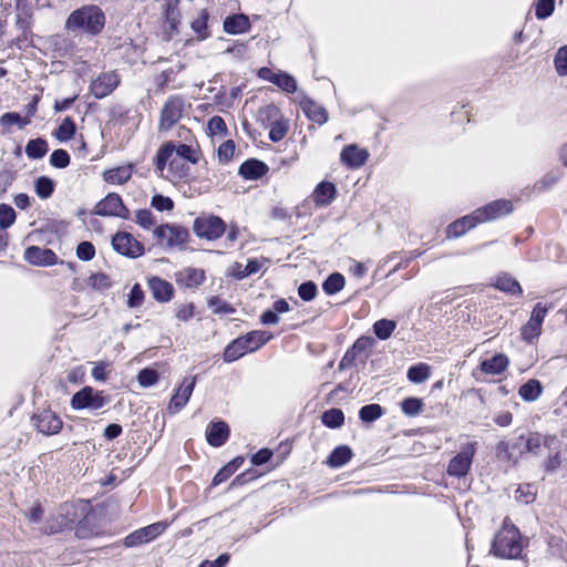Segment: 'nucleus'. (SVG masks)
Segmentation results:
<instances>
[{"label": "nucleus", "instance_id": "f257e3e1", "mask_svg": "<svg viewBox=\"0 0 567 567\" xmlns=\"http://www.w3.org/2000/svg\"><path fill=\"white\" fill-rule=\"evenodd\" d=\"M105 23V13L99 6L85 4L70 13L64 28L69 33L95 37L103 31Z\"/></svg>", "mask_w": 567, "mask_h": 567}, {"label": "nucleus", "instance_id": "f03ea898", "mask_svg": "<svg viewBox=\"0 0 567 567\" xmlns=\"http://www.w3.org/2000/svg\"><path fill=\"white\" fill-rule=\"evenodd\" d=\"M271 333L255 330L231 341L224 351V360L234 362L247 352L258 350L271 339Z\"/></svg>", "mask_w": 567, "mask_h": 567}, {"label": "nucleus", "instance_id": "7ed1b4c3", "mask_svg": "<svg viewBox=\"0 0 567 567\" xmlns=\"http://www.w3.org/2000/svg\"><path fill=\"white\" fill-rule=\"evenodd\" d=\"M523 550L522 537L514 526L504 527L494 537L492 553L502 558H517Z\"/></svg>", "mask_w": 567, "mask_h": 567}, {"label": "nucleus", "instance_id": "20e7f679", "mask_svg": "<svg viewBox=\"0 0 567 567\" xmlns=\"http://www.w3.org/2000/svg\"><path fill=\"white\" fill-rule=\"evenodd\" d=\"M173 156L181 161L186 159L193 164H196L199 159L197 150L194 146L188 144L175 145L174 142H166L159 147L154 157V164L161 174L164 173L168 159Z\"/></svg>", "mask_w": 567, "mask_h": 567}, {"label": "nucleus", "instance_id": "39448f33", "mask_svg": "<svg viewBox=\"0 0 567 567\" xmlns=\"http://www.w3.org/2000/svg\"><path fill=\"white\" fill-rule=\"evenodd\" d=\"M477 451V442L471 441L461 444L458 453L451 458L446 473L452 477H464L471 470L473 457Z\"/></svg>", "mask_w": 567, "mask_h": 567}, {"label": "nucleus", "instance_id": "423d86ee", "mask_svg": "<svg viewBox=\"0 0 567 567\" xmlns=\"http://www.w3.org/2000/svg\"><path fill=\"white\" fill-rule=\"evenodd\" d=\"M157 243L166 248L182 247L188 240V230L178 225L165 224L154 229Z\"/></svg>", "mask_w": 567, "mask_h": 567}, {"label": "nucleus", "instance_id": "0eeeda50", "mask_svg": "<svg viewBox=\"0 0 567 567\" xmlns=\"http://www.w3.org/2000/svg\"><path fill=\"white\" fill-rule=\"evenodd\" d=\"M185 103L179 95H172L165 102L158 121V131H169L182 117Z\"/></svg>", "mask_w": 567, "mask_h": 567}, {"label": "nucleus", "instance_id": "6e6552de", "mask_svg": "<svg viewBox=\"0 0 567 567\" xmlns=\"http://www.w3.org/2000/svg\"><path fill=\"white\" fill-rule=\"evenodd\" d=\"M109 402L107 396L102 391H95L91 386H84L76 392L71 399V406L74 410L92 409L97 410L103 408Z\"/></svg>", "mask_w": 567, "mask_h": 567}, {"label": "nucleus", "instance_id": "1a4fd4ad", "mask_svg": "<svg viewBox=\"0 0 567 567\" xmlns=\"http://www.w3.org/2000/svg\"><path fill=\"white\" fill-rule=\"evenodd\" d=\"M226 230L224 220L214 215L197 217L194 221V231L200 238L214 240Z\"/></svg>", "mask_w": 567, "mask_h": 567}, {"label": "nucleus", "instance_id": "9d476101", "mask_svg": "<svg viewBox=\"0 0 567 567\" xmlns=\"http://www.w3.org/2000/svg\"><path fill=\"white\" fill-rule=\"evenodd\" d=\"M94 213L100 216H114L123 219H128L131 216L121 196L116 193H110L100 200L94 208Z\"/></svg>", "mask_w": 567, "mask_h": 567}, {"label": "nucleus", "instance_id": "9b49d317", "mask_svg": "<svg viewBox=\"0 0 567 567\" xmlns=\"http://www.w3.org/2000/svg\"><path fill=\"white\" fill-rule=\"evenodd\" d=\"M113 248L128 258H137L144 254V246L130 233L118 231L112 238Z\"/></svg>", "mask_w": 567, "mask_h": 567}, {"label": "nucleus", "instance_id": "f8f14e48", "mask_svg": "<svg viewBox=\"0 0 567 567\" xmlns=\"http://www.w3.org/2000/svg\"><path fill=\"white\" fill-rule=\"evenodd\" d=\"M121 78L116 71L105 72L91 83V93L96 99L110 95L120 84Z\"/></svg>", "mask_w": 567, "mask_h": 567}, {"label": "nucleus", "instance_id": "ddd939ff", "mask_svg": "<svg viewBox=\"0 0 567 567\" xmlns=\"http://www.w3.org/2000/svg\"><path fill=\"white\" fill-rule=\"evenodd\" d=\"M513 210V204L507 199L494 200L475 210L480 223L489 221L502 216H505Z\"/></svg>", "mask_w": 567, "mask_h": 567}, {"label": "nucleus", "instance_id": "4468645a", "mask_svg": "<svg viewBox=\"0 0 567 567\" xmlns=\"http://www.w3.org/2000/svg\"><path fill=\"white\" fill-rule=\"evenodd\" d=\"M33 424L38 431L45 435H53L62 429V420L51 410H43L34 414L32 417Z\"/></svg>", "mask_w": 567, "mask_h": 567}, {"label": "nucleus", "instance_id": "2eb2a0df", "mask_svg": "<svg viewBox=\"0 0 567 567\" xmlns=\"http://www.w3.org/2000/svg\"><path fill=\"white\" fill-rule=\"evenodd\" d=\"M196 380V375L183 380L169 401L168 410L171 413L179 412L187 404L194 391Z\"/></svg>", "mask_w": 567, "mask_h": 567}, {"label": "nucleus", "instance_id": "dca6fc26", "mask_svg": "<svg viewBox=\"0 0 567 567\" xmlns=\"http://www.w3.org/2000/svg\"><path fill=\"white\" fill-rule=\"evenodd\" d=\"M368 157L369 152L365 148L359 147L357 144L344 146L340 154L341 163L351 169L363 166Z\"/></svg>", "mask_w": 567, "mask_h": 567}, {"label": "nucleus", "instance_id": "f3484780", "mask_svg": "<svg viewBox=\"0 0 567 567\" xmlns=\"http://www.w3.org/2000/svg\"><path fill=\"white\" fill-rule=\"evenodd\" d=\"M262 112L268 118H275L274 123L270 125L269 140L271 142L281 141L288 132V124L281 116H279V109L274 104H269L262 110Z\"/></svg>", "mask_w": 567, "mask_h": 567}, {"label": "nucleus", "instance_id": "a211bd4d", "mask_svg": "<svg viewBox=\"0 0 567 567\" xmlns=\"http://www.w3.org/2000/svg\"><path fill=\"white\" fill-rule=\"evenodd\" d=\"M24 259L34 266H51L56 262V255L49 248L30 246L24 251Z\"/></svg>", "mask_w": 567, "mask_h": 567}, {"label": "nucleus", "instance_id": "6ab92c4d", "mask_svg": "<svg viewBox=\"0 0 567 567\" xmlns=\"http://www.w3.org/2000/svg\"><path fill=\"white\" fill-rule=\"evenodd\" d=\"M229 436V426L224 421H213L206 429V439L209 445L219 447Z\"/></svg>", "mask_w": 567, "mask_h": 567}, {"label": "nucleus", "instance_id": "aec40b11", "mask_svg": "<svg viewBox=\"0 0 567 567\" xmlns=\"http://www.w3.org/2000/svg\"><path fill=\"white\" fill-rule=\"evenodd\" d=\"M299 104L305 115L310 121L318 123L319 125H322L328 121L327 110L310 97L302 96Z\"/></svg>", "mask_w": 567, "mask_h": 567}, {"label": "nucleus", "instance_id": "412c9836", "mask_svg": "<svg viewBox=\"0 0 567 567\" xmlns=\"http://www.w3.org/2000/svg\"><path fill=\"white\" fill-rule=\"evenodd\" d=\"M148 287L153 298L159 302H167L173 297V285L159 277H152L148 280Z\"/></svg>", "mask_w": 567, "mask_h": 567}, {"label": "nucleus", "instance_id": "4be33fe9", "mask_svg": "<svg viewBox=\"0 0 567 567\" xmlns=\"http://www.w3.org/2000/svg\"><path fill=\"white\" fill-rule=\"evenodd\" d=\"M268 169L264 162L250 158L239 166L238 174L245 179L256 181L266 175Z\"/></svg>", "mask_w": 567, "mask_h": 567}, {"label": "nucleus", "instance_id": "5701e85b", "mask_svg": "<svg viewBox=\"0 0 567 567\" xmlns=\"http://www.w3.org/2000/svg\"><path fill=\"white\" fill-rule=\"evenodd\" d=\"M477 224H480V220L474 210L472 214L466 215L450 224L447 227V237L457 238L464 235L467 230L475 227Z\"/></svg>", "mask_w": 567, "mask_h": 567}, {"label": "nucleus", "instance_id": "b1692460", "mask_svg": "<svg viewBox=\"0 0 567 567\" xmlns=\"http://www.w3.org/2000/svg\"><path fill=\"white\" fill-rule=\"evenodd\" d=\"M224 31L228 34L246 33L250 30L249 18L244 13L228 16L224 20Z\"/></svg>", "mask_w": 567, "mask_h": 567}, {"label": "nucleus", "instance_id": "393cba45", "mask_svg": "<svg viewBox=\"0 0 567 567\" xmlns=\"http://www.w3.org/2000/svg\"><path fill=\"white\" fill-rule=\"evenodd\" d=\"M509 364L508 358L503 353H497L489 359L481 362V370L486 374H501Z\"/></svg>", "mask_w": 567, "mask_h": 567}, {"label": "nucleus", "instance_id": "a878e982", "mask_svg": "<svg viewBox=\"0 0 567 567\" xmlns=\"http://www.w3.org/2000/svg\"><path fill=\"white\" fill-rule=\"evenodd\" d=\"M205 280V271L197 268H186L177 274V282L187 288H197Z\"/></svg>", "mask_w": 567, "mask_h": 567}, {"label": "nucleus", "instance_id": "bb28decb", "mask_svg": "<svg viewBox=\"0 0 567 567\" xmlns=\"http://www.w3.org/2000/svg\"><path fill=\"white\" fill-rule=\"evenodd\" d=\"M557 442L555 436L546 435L543 436L539 433H532L527 436L525 443V450L533 454H538L543 446L551 447Z\"/></svg>", "mask_w": 567, "mask_h": 567}, {"label": "nucleus", "instance_id": "cd10ccee", "mask_svg": "<svg viewBox=\"0 0 567 567\" xmlns=\"http://www.w3.org/2000/svg\"><path fill=\"white\" fill-rule=\"evenodd\" d=\"M336 186L330 182H321L313 192L315 202L318 205H328L336 196Z\"/></svg>", "mask_w": 567, "mask_h": 567}, {"label": "nucleus", "instance_id": "c85d7f7f", "mask_svg": "<svg viewBox=\"0 0 567 567\" xmlns=\"http://www.w3.org/2000/svg\"><path fill=\"white\" fill-rule=\"evenodd\" d=\"M494 286L501 291L514 296H519L523 292L519 282L507 274L499 275L498 277H496Z\"/></svg>", "mask_w": 567, "mask_h": 567}, {"label": "nucleus", "instance_id": "c756f323", "mask_svg": "<svg viewBox=\"0 0 567 567\" xmlns=\"http://www.w3.org/2000/svg\"><path fill=\"white\" fill-rule=\"evenodd\" d=\"M132 176V166H120L105 171L103 174L104 181L110 184H124Z\"/></svg>", "mask_w": 567, "mask_h": 567}, {"label": "nucleus", "instance_id": "7c9ffc66", "mask_svg": "<svg viewBox=\"0 0 567 567\" xmlns=\"http://www.w3.org/2000/svg\"><path fill=\"white\" fill-rule=\"evenodd\" d=\"M243 456H237L223 468H220L213 478V485H219L220 483L228 480L244 463Z\"/></svg>", "mask_w": 567, "mask_h": 567}, {"label": "nucleus", "instance_id": "2f4dec72", "mask_svg": "<svg viewBox=\"0 0 567 567\" xmlns=\"http://www.w3.org/2000/svg\"><path fill=\"white\" fill-rule=\"evenodd\" d=\"M352 457V451L349 446L347 445H340L338 447H336L329 458H328V464L331 466V467H341L343 465H346Z\"/></svg>", "mask_w": 567, "mask_h": 567}, {"label": "nucleus", "instance_id": "473e14b6", "mask_svg": "<svg viewBox=\"0 0 567 567\" xmlns=\"http://www.w3.org/2000/svg\"><path fill=\"white\" fill-rule=\"evenodd\" d=\"M179 0H166L165 1V20L169 25L172 32L177 31V25L179 24V9H178Z\"/></svg>", "mask_w": 567, "mask_h": 567}, {"label": "nucleus", "instance_id": "72a5a7b5", "mask_svg": "<svg viewBox=\"0 0 567 567\" xmlns=\"http://www.w3.org/2000/svg\"><path fill=\"white\" fill-rule=\"evenodd\" d=\"M543 392V386L538 380L532 379L524 383L519 390V395L528 402H533L539 398Z\"/></svg>", "mask_w": 567, "mask_h": 567}, {"label": "nucleus", "instance_id": "f704fd0d", "mask_svg": "<svg viewBox=\"0 0 567 567\" xmlns=\"http://www.w3.org/2000/svg\"><path fill=\"white\" fill-rule=\"evenodd\" d=\"M49 146L45 140L38 137L30 140L25 146V154L29 158L39 159L48 153Z\"/></svg>", "mask_w": 567, "mask_h": 567}, {"label": "nucleus", "instance_id": "c9c22d12", "mask_svg": "<svg viewBox=\"0 0 567 567\" xmlns=\"http://www.w3.org/2000/svg\"><path fill=\"white\" fill-rule=\"evenodd\" d=\"M321 421L330 429H338L344 422V414L340 409L332 408L322 413Z\"/></svg>", "mask_w": 567, "mask_h": 567}, {"label": "nucleus", "instance_id": "e433bc0d", "mask_svg": "<svg viewBox=\"0 0 567 567\" xmlns=\"http://www.w3.org/2000/svg\"><path fill=\"white\" fill-rule=\"evenodd\" d=\"M406 375L411 382L422 383L426 381L431 375L430 367L425 363L412 365L409 368Z\"/></svg>", "mask_w": 567, "mask_h": 567}, {"label": "nucleus", "instance_id": "4c0bfd02", "mask_svg": "<svg viewBox=\"0 0 567 567\" xmlns=\"http://www.w3.org/2000/svg\"><path fill=\"white\" fill-rule=\"evenodd\" d=\"M344 284V277L339 272H333L324 280L322 288L327 295H334L343 289Z\"/></svg>", "mask_w": 567, "mask_h": 567}, {"label": "nucleus", "instance_id": "58836bf2", "mask_svg": "<svg viewBox=\"0 0 567 567\" xmlns=\"http://www.w3.org/2000/svg\"><path fill=\"white\" fill-rule=\"evenodd\" d=\"M395 327V321L389 319H380L374 322L373 332L380 340H386L391 337Z\"/></svg>", "mask_w": 567, "mask_h": 567}, {"label": "nucleus", "instance_id": "ea45409f", "mask_svg": "<svg viewBox=\"0 0 567 567\" xmlns=\"http://www.w3.org/2000/svg\"><path fill=\"white\" fill-rule=\"evenodd\" d=\"M208 12L203 9L199 11L198 16L192 21L190 27L193 31L198 35V39L204 40L208 37L207 32V21H208Z\"/></svg>", "mask_w": 567, "mask_h": 567}, {"label": "nucleus", "instance_id": "a19ab883", "mask_svg": "<svg viewBox=\"0 0 567 567\" xmlns=\"http://www.w3.org/2000/svg\"><path fill=\"white\" fill-rule=\"evenodd\" d=\"M75 130H76V127H75L74 121L68 116L62 121V123L55 131L54 136L60 142H66L74 136Z\"/></svg>", "mask_w": 567, "mask_h": 567}, {"label": "nucleus", "instance_id": "79ce46f5", "mask_svg": "<svg viewBox=\"0 0 567 567\" xmlns=\"http://www.w3.org/2000/svg\"><path fill=\"white\" fill-rule=\"evenodd\" d=\"M54 182L47 176H41L34 182L35 193L42 199L51 197L54 192Z\"/></svg>", "mask_w": 567, "mask_h": 567}, {"label": "nucleus", "instance_id": "37998d69", "mask_svg": "<svg viewBox=\"0 0 567 567\" xmlns=\"http://www.w3.org/2000/svg\"><path fill=\"white\" fill-rule=\"evenodd\" d=\"M274 84L287 93H295L298 89L296 79L281 71L277 72V78L275 79Z\"/></svg>", "mask_w": 567, "mask_h": 567}, {"label": "nucleus", "instance_id": "c03bdc74", "mask_svg": "<svg viewBox=\"0 0 567 567\" xmlns=\"http://www.w3.org/2000/svg\"><path fill=\"white\" fill-rule=\"evenodd\" d=\"M383 414V409L380 404H367L362 406L359 411V417L363 422H373L381 417Z\"/></svg>", "mask_w": 567, "mask_h": 567}, {"label": "nucleus", "instance_id": "a18cd8bd", "mask_svg": "<svg viewBox=\"0 0 567 567\" xmlns=\"http://www.w3.org/2000/svg\"><path fill=\"white\" fill-rule=\"evenodd\" d=\"M167 526H168L167 522H156L154 524H151L146 527L141 528L143 532L145 542L150 543L151 540L158 537L161 534H163L165 532Z\"/></svg>", "mask_w": 567, "mask_h": 567}, {"label": "nucleus", "instance_id": "49530a36", "mask_svg": "<svg viewBox=\"0 0 567 567\" xmlns=\"http://www.w3.org/2000/svg\"><path fill=\"white\" fill-rule=\"evenodd\" d=\"M208 308L213 310L214 313L218 315H231L235 312V308L227 303L226 301L221 300L219 297H212L209 298Z\"/></svg>", "mask_w": 567, "mask_h": 567}, {"label": "nucleus", "instance_id": "de8ad7c7", "mask_svg": "<svg viewBox=\"0 0 567 567\" xmlns=\"http://www.w3.org/2000/svg\"><path fill=\"white\" fill-rule=\"evenodd\" d=\"M260 269V264L258 260L252 259L248 260L247 265L244 267L240 264L235 265L234 276L238 279H243L247 276L256 274Z\"/></svg>", "mask_w": 567, "mask_h": 567}, {"label": "nucleus", "instance_id": "09e8293b", "mask_svg": "<svg viewBox=\"0 0 567 567\" xmlns=\"http://www.w3.org/2000/svg\"><path fill=\"white\" fill-rule=\"evenodd\" d=\"M159 380V375L156 370L145 368L138 372L137 381L141 386L148 388L156 384Z\"/></svg>", "mask_w": 567, "mask_h": 567}, {"label": "nucleus", "instance_id": "8fccbe9b", "mask_svg": "<svg viewBox=\"0 0 567 567\" xmlns=\"http://www.w3.org/2000/svg\"><path fill=\"white\" fill-rule=\"evenodd\" d=\"M401 409L404 414L415 416L422 412L423 402L417 398H408L402 401Z\"/></svg>", "mask_w": 567, "mask_h": 567}, {"label": "nucleus", "instance_id": "3c124183", "mask_svg": "<svg viewBox=\"0 0 567 567\" xmlns=\"http://www.w3.org/2000/svg\"><path fill=\"white\" fill-rule=\"evenodd\" d=\"M70 155L65 150L59 148L52 152L50 164L56 168H65L70 164Z\"/></svg>", "mask_w": 567, "mask_h": 567}, {"label": "nucleus", "instance_id": "603ef678", "mask_svg": "<svg viewBox=\"0 0 567 567\" xmlns=\"http://www.w3.org/2000/svg\"><path fill=\"white\" fill-rule=\"evenodd\" d=\"M31 18L32 14L29 11H24L18 14L16 25L17 29L21 32L23 40H27L28 34L31 33Z\"/></svg>", "mask_w": 567, "mask_h": 567}, {"label": "nucleus", "instance_id": "864d4df0", "mask_svg": "<svg viewBox=\"0 0 567 567\" xmlns=\"http://www.w3.org/2000/svg\"><path fill=\"white\" fill-rule=\"evenodd\" d=\"M555 9L554 0H538L536 3L535 14L539 20L550 17Z\"/></svg>", "mask_w": 567, "mask_h": 567}, {"label": "nucleus", "instance_id": "5fc2aeb1", "mask_svg": "<svg viewBox=\"0 0 567 567\" xmlns=\"http://www.w3.org/2000/svg\"><path fill=\"white\" fill-rule=\"evenodd\" d=\"M16 220L14 209L6 204H0V227L2 229L9 228Z\"/></svg>", "mask_w": 567, "mask_h": 567}, {"label": "nucleus", "instance_id": "6e6d98bb", "mask_svg": "<svg viewBox=\"0 0 567 567\" xmlns=\"http://www.w3.org/2000/svg\"><path fill=\"white\" fill-rule=\"evenodd\" d=\"M235 148L236 146L233 140H227L224 143H221L217 150V156L219 162H229L235 154Z\"/></svg>", "mask_w": 567, "mask_h": 567}, {"label": "nucleus", "instance_id": "4d7b16f0", "mask_svg": "<svg viewBox=\"0 0 567 567\" xmlns=\"http://www.w3.org/2000/svg\"><path fill=\"white\" fill-rule=\"evenodd\" d=\"M144 302V291L142 290L140 284H135L127 298V307L128 308H138Z\"/></svg>", "mask_w": 567, "mask_h": 567}, {"label": "nucleus", "instance_id": "13d9d810", "mask_svg": "<svg viewBox=\"0 0 567 567\" xmlns=\"http://www.w3.org/2000/svg\"><path fill=\"white\" fill-rule=\"evenodd\" d=\"M171 172L174 173V177L183 178L187 175L189 169L179 158L173 156L168 159L167 164Z\"/></svg>", "mask_w": 567, "mask_h": 567}, {"label": "nucleus", "instance_id": "bf43d9fd", "mask_svg": "<svg viewBox=\"0 0 567 567\" xmlns=\"http://www.w3.org/2000/svg\"><path fill=\"white\" fill-rule=\"evenodd\" d=\"M207 127L212 135H225L227 133V126L223 117L215 115L209 118Z\"/></svg>", "mask_w": 567, "mask_h": 567}, {"label": "nucleus", "instance_id": "052dcab7", "mask_svg": "<svg viewBox=\"0 0 567 567\" xmlns=\"http://www.w3.org/2000/svg\"><path fill=\"white\" fill-rule=\"evenodd\" d=\"M554 63L559 75H567V47H563L557 51Z\"/></svg>", "mask_w": 567, "mask_h": 567}, {"label": "nucleus", "instance_id": "680f3d73", "mask_svg": "<svg viewBox=\"0 0 567 567\" xmlns=\"http://www.w3.org/2000/svg\"><path fill=\"white\" fill-rule=\"evenodd\" d=\"M89 281L91 287L97 290L109 289L112 285L110 277L102 272L92 275Z\"/></svg>", "mask_w": 567, "mask_h": 567}, {"label": "nucleus", "instance_id": "e2e57ef3", "mask_svg": "<svg viewBox=\"0 0 567 567\" xmlns=\"http://www.w3.org/2000/svg\"><path fill=\"white\" fill-rule=\"evenodd\" d=\"M540 330V326L528 320V322L522 328V338L527 342H532L534 339L538 338Z\"/></svg>", "mask_w": 567, "mask_h": 567}, {"label": "nucleus", "instance_id": "0e129e2a", "mask_svg": "<svg viewBox=\"0 0 567 567\" xmlns=\"http://www.w3.org/2000/svg\"><path fill=\"white\" fill-rule=\"evenodd\" d=\"M298 295L305 301L312 300L317 295V286L313 281L302 282L298 287Z\"/></svg>", "mask_w": 567, "mask_h": 567}, {"label": "nucleus", "instance_id": "69168bd1", "mask_svg": "<svg viewBox=\"0 0 567 567\" xmlns=\"http://www.w3.org/2000/svg\"><path fill=\"white\" fill-rule=\"evenodd\" d=\"M135 221L143 228H151L155 225V218L150 209H140L136 212Z\"/></svg>", "mask_w": 567, "mask_h": 567}, {"label": "nucleus", "instance_id": "338daca9", "mask_svg": "<svg viewBox=\"0 0 567 567\" xmlns=\"http://www.w3.org/2000/svg\"><path fill=\"white\" fill-rule=\"evenodd\" d=\"M95 255V248L90 241H82L78 245L76 256L84 261L91 260Z\"/></svg>", "mask_w": 567, "mask_h": 567}, {"label": "nucleus", "instance_id": "774afa93", "mask_svg": "<svg viewBox=\"0 0 567 567\" xmlns=\"http://www.w3.org/2000/svg\"><path fill=\"white\" fill-rule=\"evenodd\" d=\"M152 206L158 212L172 210L174 202L169 197L157 194L152 197Z\"/></svg>", "mask_w": 567, "mask_h": 567}]
</instances>
